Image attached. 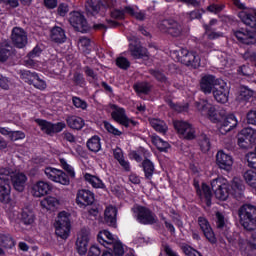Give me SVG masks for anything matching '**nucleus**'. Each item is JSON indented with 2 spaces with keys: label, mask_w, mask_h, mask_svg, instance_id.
<instances>
[{
  "label": "nucleus",
  "mask_w": 256,
  "mask_h": 256,
  "mask_svg": "<svg viewBox=\"0 0 256 256\" xmlns=\"http://www.w3.org/2000/svg\"><path fill=\"white\" fill-rule=\"evenodd\" d=\"M159 29L162 33H168L171 37H181L184 31L183 24L173 19L163 20L162 23L159 24Z\"/></svg>",
  "instance_id": "obj_7"
},
{
  "label": "nucleus",
  "mask_w": 256,
  "mask_h": 256,
  "mask_svg": "<svg viewBox=\"0 0 256 256\" xmlns=\"http://www.w3.org/2000/svg\"><path fill=\"white\" fill-rule=\"evenodd\" d=\"M180 60L184 65L193 67L194 69L201 67V57H199L196 52H189L187 49H181Z\"/></svg>",
  "instance_id": "obj_12"
},
{
  "label": "nucleus",
  "mask_w": 256,
  "mask_h": 256,
  "mask_svg": "<svg viewBox=\"0 0 256 256\" xmlns=\"http://www.w3.org/2000/svg\"><path fill=\"white\" fill-rule=\"evenodd\" d=\"M41 55V48L35 47L29 54H28V61H30V65H34L33 59L39 57Z\"/></svg>",
  "instance_id": "obj_59"
},
{
  "label": "nucleus",
  "mask_w": 256,
  "mask_h": 256,
  "mask_svg": "<svg viewBox=\"0 0 256 256\" xmlns=\"http://www.w3.org/2000/svg\"><path fill=\"white\" fill-rule=\"evenodd\" d=\"M248 167L256 169V152H250L246 155Z\"/></svg>",
  "instance_id": "obj_57"
},
{
  "label": "nucleus",
  "mask_w": 256,
  "mask_h": 256,
  "mask_svg": "<svg viewBox=\"0 0 256 256\" xmlns=\"http://www.w3.org/2000/svg\"><path fill=\"white\" fill-rule=\"evenodd\" d=\"M113 155L114 158L117 159L119 165H121L125 171H129L131 169L129 161L125 160V156H123V150H121V148L114 149Z\"/></svg>",
  "instance_id": "obj_36"
},
{
  "label": "nucleus",
  "mask_w": 256,
  "mask_h": 256,
  "mask_svg": "<svg viewBox=\"0 0 256 256\" xmlns=\"http://www.w3.org/2000/svg\"><path fill=\"white\" fill-rule=\"evenodd\" d=\"M104 219L110 227H115L117 223V208L114 206H108L104 212Z\"/></svg>",
  "instance_id": "obj_30"
},
{
  "label": "nucleus",
  "mask_w": 256,
  "mask_h": 256,
  "mask_svg": "<svg viewBox=\"0 0 256 256\" xmlns=\"http://www.w3.org/2000/svg\"><path fill=\"white\" fill-rule=\"evenodd\" d=\"M152 143L159 151H167L171 147L167 141L161 139L159 136H152Z\"/></svg>",
  "instance_id": "obj_44"
},
{
  "label": "nucleus",
  "mask_w": 256,
  "mask_h": 256,
  "mask_svg": "<svg viewBox=\"0 0 256 256\" xmlns=\"http://www.w3.org/2000/svg\"><path fill=\"white\" fill-rule=\"evenodd\" d=\"M35 122L39 125L41 131L46 133V135H55V133H61L67 124L65 122H57L55 124L48 122L46 120L36 119Z\"/></svg>",
  "instance_id": "obj_10"
},
{
  "label": "nucleus",
  "mask_w": 256,
  "mask_h": 256,
  "mask_svg": "<svg viewBox=\"0 0 256 256\" xmlns=\"http://www.w3.org/2000/svg\"><path fill=\"white\" fill-rule=\"evenodd\" d=\"M130 52L132 57L135 59H143V57H149L147 48H143V46H130Z\"/></svg>",
  "instance_id": "obj_41"
},
{
  "label": "nucleus",
  "mask_w": 256,
  "mask_h": 256,
  "mask_svg": "<svg viewBox=\"0 0 256 256\" xmlns=\"http://www.w3.org/2000/svg\"><path fill=\"white\" fill-rule=\"evenodd\" d=\"M183 253L187 256H202L197 250L193 249L189 245L182 246Z\"/></svg>",
  "instance_id": "obj_58"
},
{
  "label": "nucleus",
  "mask_w": 256,
  "mask_h": 256,
  "mask_svg": "<svg viewBox=\"0 0 256 256\" xmlns=\"http://www.w3.org/2000/svg\"><path fill=\"white\" fill-rule=\"evenodd\" d=\"M60 164L61 167L65 169V171L68 173L69 177L75 179V169H73V166L67 163V160H65V158H60Z\"/></svg>",
  "instance_id": "obj_49"
},
{
  "label": "nucleus",
  "mask_w": 256,
  "mask_h": 256,
  "mask_svg": "<svg viewBox=\"0 0 256 256\" xmlns=\"http://www.w3.org/2000/svg\"><path fill=\"white\" fill-rule=\"evenodd\" d=\"M198 225L201 231L203 232L204 236L210 243H217V238H215V233L213 232V229L211 228L209 221H207L204 217H199Z\"/></svg>",
  "instance_id": "obj_22"
},
{
  "label": "nucleus",
  "mask_w": 256,
  "mask_h": 256,
  "mask_svg": "<svg viewBox=\"0 0 256 256\" xmlns=\"http://www.w3.org/2000/svg\"><path fill=\"white\" fill-rule=\"evenodd\" d=\"M72 102L74 107H76V109H82V111H85L88 107L86 101L77 96H74L72 98Z\"/></svg>",
  "instance_id": "obj_50"
},
{
  "label": "nucleus",
  "mask_w": 256,
  "mask_h": 256,
  "mask_svg": "<svg viewBox=\"0 0 256 256\" xmlns=\"http://www.w3.org/2000/svg\"><path fill=\"white\" fill-rule=\"evenodd\" d=\"M230 187V195H233L234 197H241V195H243V191H245L243 180L237 177L233 178Z\"/></svg>",
  "instance_id": "obj_28"
},
{
  "label": "nucleus",
  "mask_w": 256,
  "mask_h": 256,
  "mask_svg": "<svg viewBox=\"0 0 256 256\" xmlns=\"http://www.w3.org/2000/svg\"><path fill=\"white\" fill-rule=\"evenodd\" d=\"M212 191H214L216 199L219 201H227L231 195L229 181L223 177L215 178L211 181Z\"/></svg>",
  "instance_id": "obj_3"
},
{
  "label": "nucleus",
  "mask_w": 256,
  "mask_h": 256,
  "mask_svg": "<svg viewBox=\"0 0 256 256\" xmlns=\"http://www.w3.org/2000/svg\"><path fill=\"white\" fill-rule=\"evenodd\" d=\"M216 165H218L219 169L231 171L233 169V157L220 150L216 154Z\"/></svg>",
  "instance_id": "obj_18"
},
{
  "label": "nucleus",
  "mask_w": 256,
  "mask_h": 256,
  "mask_svg": "<svg viewBox=\"0 0 256 256\" xmlns=\"http://www.w3.org/2000/svg\"><path fill=\"white\" fill-rule=\"evenodd\" d=\"M240 223L246 231L256 229V207L251 204H245L239 209Z\"/></svg>",
  "instance_id": "obj_1"
},
{
  "label": "nucleus",
  "mask_w": 256,
  "mask_h": 256,
  "mask_svg": "<svg viewBox=\"0 0 256 256\" xmlns=\"http://www.w3.org/2000/svg\"><path fill=\"white\" fill-rule=\"evenodd\" d=\"M196 108L198 109L199 113H201V115H208L212 123H221V120L223 119V114L217 111V109H215V106L209 103V101L200 100L196 102Z\"/></svg>",
  "instance_id": "obj_4"
},
{
  "label": "nucleus",
  "mask_w": 256,
  "mask_h": 256,
  "mask_svg": "<svg viewBox=\"0 0 256 256\" xmlns=\"http://www.w3.org/2000/svg\"><path fill=\"white\" fill-rule=\"evenodd\" d=\"M213 97L217 103H227L229 101V86L224 80L218 81V85L213 90Z\"/></svg>",
  "instance_id": "obj_15"
},
{
  "label": "nucleus",
  "mask_w": 256,
  "mask_h": 256,
  "mask_svg": "<svg viewBox=\"0 0 256 256\" xmlns=\"http://www.w3.org/2000/svg\"><path fill=\"white\" fill-rule=\"evenodd\" d=\"M59 199L48 196L41 200L40 205L43 209H46L47 211H55L57 207H59Z\"/></svg>",
  "instance_id": "obj_32"
},
{
  "label": "nucleus",
  "mask_w": 256,
  "mask_h": 256,
  "mask_svg": "<svg viewBox=\"0 0 256 256\" xmlns=\"http://www.w3.org/2000/svg\"><path fill=\"white\" fill-rule=\"evenodd\" d=\"M150 125L151 127H153V129H155V131H157L158 133H162L163 135H165V133H167L169 129L165 121L157 118L150 119Z\"/></svg>",
  "instance_id": "obj_37"
},
{
  "label": "nucleus",
  "mask_w": 256,
  "mask_h": 256,
  "mask_svg": "<svg viewBox=\"0 0 256 256\" xmlns=\"http://www.w3.org/2000/svg\"><path fill=\"white\" fill-rule=\"evenodd\" d=\"M11 57V46H0V61H7Z\"/></svg>",
  "instance_id": "obj_47"
},
{
  "label": "nucleus",
  "mask_w": 256,
  "mask_h": 256,
  "mask_svg": "<svg viewBox=\"0 0 256 256\" xmlns=\"http://www.w3.org/2000/svg\"><path fill=\"white\" fill-rule=\"evenodd\" d=\"M51 189H53V187L49 182L40 180L32 185L31 194L33 197H45V195H49V193H51Z\"/></svg>",
  "instance_id": "obj_17"
},
{
  "label": "nucleus",
  "mask_w": 256,
  "mask_h": 256,
  "mask_svg": "<svg viewBox=\"0 0 256 256\" xmlns=\"http://www.w3.org/2000/svg\"><path fill=\"white\" fill-rule=\"evenodd\" d=\"M44 173L47 179L53 181L54 183H60V185H69L70 183L69 176H67V174L60 169L46 167L44 169Z\"/></svg>",
  "instance_id": "obj_9"
},
{
  "label": "nucleus",
  "mask_w": 256,
  "mask_h": 256,
  "mask_svg": "<svg viewBox=\"0 0 256 256\" xmlns=\"http://www.w3.org/2000/svg\"><path fill=\"white\" fill-rule=\"evenodd\" d=\"M256 143V129L247 127L238 134V145L241 149H249Z\"/></svg>",
  "instance_id": "obj_6"
},
{
  "label": "nucleus",
  "mask_w": 256,
  "mask_h": 256,
  "mask_svg": "<svg viewBox=\"0 0 256 256\" xmlns=\"http://www.w3.org/2000/svg\"><path fill=\"white\" fill-rule=\"evenodd\" d=\"M91 239V232L89 229L84 228L81 229L78 233L77 240H76V249L79 255H86L88 247H89V240Z\"/></svg>",
  "instance_id": "obj_11"
},
{
  "label": "nucleus",
  "mask_w": 256,
  "mask_h": 256,
  "mask_svg": "<svg viewBox=\"0 0 256 256\" xmlns=\"http://www.w3.org/2000/svg\"><path fill=\"white\" fill-rule=\"evenodd\" d=\"M237 118L235 115L230 114L226 116L223 121L218 126V131L221 135H227L229 131H232V129H235L237 127Z\"/></svg>",
  "instance_id": "obj_20"
},
{
  "label": "nucleus",
  "mask_w": 256,
  "mask_h": 256,
  "mask_svg": "<svg viewBox=\"0 0 256 256\" xmlns=\"http://www.w3.org/2000/svg\"><path fill=\"white\" fill-rule=\"evenodd\" d=\"M125 12L128 15H131V17H135V19H138V21H143V19H145V13L136 10L135 8L131 7V6H127L125 7Z\"/></svg>",
  "instance_id": "obj_46"
},
{
  "label": "nucleus",
  "mask_w": 256,
  "mask_h": 256,
  "mask_svg": "<svg viewBox=\"0 0 256 256\" xmlns=\"http://www.w3.org/2000/svg\"><path fill=\"white\" fill-rule=\"evenodd\" d=\"M116 242H117V240L115 239V236H113V234H111V232H109L107 230H102L99 232L98 243H100V245H103L104 247H106V249H109V245H113Z\"/></svg>",
  "instance_id": "obj_27"
},
{
  "label": "nucleus",
  "mask_w": 256,
  "mask_h": 256,
  "mask_svg": "<svg viewBox=\"0 0 256 256\" xmlns=\"http://www.w3.org/2000/svg\"><path fill=\"white\" fill-rule=\"evenodd\" d=\"M54 229L57 237L68 239L71 233V221L67 212H60L54 223Z\"/></svg>",
  "instance_id": "obj_2"
},
{
  "label": "nucleus",
  "mask_w": 256,
  "mask_h": 256,
  "mask_svg": "<svg viewBox=\"0 0 256 256\" xmlns=\"http://www.w3.org/2000/svg\"><path fill=\"white\" fill-rule=\"evenodd\" d=\"M216 225L218 229H223L225 227V216L221 214V212L216 213Z\"/></svg>",
  "instance_id": "obj_62"
},
{
  "label": "nucleus",
  "mask_w": 256,
  "mask_h": 256,
  "mask_svg": "<svg viewBox=\"0 0 256 256\" xmlns=\"http://www.w3.org/2000/svg\"><path fill=\"white\" fill-rule=\"evenodd\" d=\"M219 81H223V79H217L213 75H206L200 81V89L205 95H211L219 85Z\"/></svg>",
  "instance_id": "obj_14"
},
{
  "label": "nucleus",
  "mask_w": 256,
  "mask_h": 256,
  "mask_svg": "<svg viewBox=\"0 0 256 256\" xmlns=\"http://www.w3.org/2000/svg\"><path fill=\"white\" fill-rule=\"evenodd\" d=\"M134 89L136 93H149L151 91V86L149 83L146 82H140L134 85Z\"/></svg>",
  "instance_id": "obj_48"
},
{
  "label": "nucleus",
  "mask_w": 256,
  "mask_h": 256,
  "mask_svg": "<svg viewBox=\"0 0 256 256\" xmlns=\"http://www.w3.org/2000/svg\"><path fill=\"white\" fill-rule=\"evenodd\" d=\"M24 75L26 76V83L33 85L35 89H39L40 91H45L47 89V83L45 80L41 79L37 73L28 71Z\"/></svg>",
  "instance_id": "obj_23"
},
{
  "label": "nucleus",
  "mask_w": 256,
  "mask_h": 256,
  "mask_svg": "<svg viewBox=\"0 0 256 256\" xmlns=\"http://www.w3.org/2000/svg\"><path fill=\"white\" fill-rule=\"evenodd\" d=\"M69 22L72 27H74L76 31H80V33H87V31H89V24H87V20L79 12H72L70 14Z\"/></svg>",
  "instance_id": "obj_13"
},
{
  "label": "nucleus",
  "mask_w": 256,
  "mask_h": 256,
  "mask_svg": "<svg viewBox=\"0 0 256 256\" xmlns=\"http://www.w3.org/2000/svg\"><path fill=\"white\" fill-rule=\"evenodd\" d=\"M87 148L92 153H99V151H101V138H99V136H92L87 141Z\"/></svg>",
  "instance_id": "obj_39"
},
{
  "label": "nucleus",
  "mask_w": 256,
  "mask_h": 256,
  "mask_svg": "<svg viewBox=\"0 0 256 256\" xmlns=\"http://www.w3.org/2000/svg\"><path fill=\"white\" fill-rule=\"evenodd\" d=\"M174 128L182 139L191 141L197 137L195 134V128L189 122L182 120L174 121Z\"/></svg>",
  "instance_id": "obj_8"
},
{
  "label": "nucleus",
  "mask_w": 256,
  "mask_h": 256,
  "mask_svg": "<svg viewBox=\"0 0 256 256\" xmlns=\"http://www.w3.org/2000/svg\"><path fill=\"white\" fill-rule=\"evenodd\" d=\"M112 119L116 121V123H119L120 125H123L124 127H135L137 125V122L133 119H129L127 115L125 114V109L118 108L115 106V110L112 112Z\"/></svg>",
  "instance_id": "obj_16"
},
{
  "label": "nucleus",
  "mask_w": 256,
  "mask_h": 256,
  "mask_svg": "<svg viewBox=\"0 0 256 256\" xmlns=\"http://www.w3.org/2000/svg\"><path fill=\"white\" fill-rule=\"evenodd\" d=\"M0 245L5 249H13L15 247V241L9 234H0Z\"/></svg>",
  "instance_id": "obj_43"
},
{
  "label": "nucleus",
  "mask_w": 256,
  "mask_h": 256,
  "mask_svg": "<svg viewBox=\"0 0 256 256\" xmlns=\"http://www.w3.org/2000/svg\"><path fill=\"white\" fill-rule=\"evenodd\" d=\"M125 13L127 12L125 11V8H124V10L112 11L111 15L114 19H125Z\"/></svg>",
  "instance_id": "obj_63"
},
{
  "label": "nucleus",
  "mask_w": 256,
  "mask_h": 256,
  "mask_svg": "<svg viewBox=\"0 0 256 256\" xmlns=\"http://www.w3.org/2000/svg\"><path fill=\"white\" fill-rule=\"evenodd\" d=\"M21 221L24 225H33L35 223V213L29 208H24L21 213Z\"/></svg>",
  "instance_id": "obj_40"
},
{
  "label": "nucleus",
  "mask_w": 256,
  "mask_h": 256,
  "mask_svg": "<svg viewBox=\"0 0 256 256\" xmlns=\"http://www.w3.org/2000/svg\"><path fill=\"white\" fill-rule=\"evenodd\" d=\"M104 128L112 135H116L118 137L122 135V132L119 129L115 128V126H112L111 123L107 121L104 122Z\"/></svg>",
  "instance_id": "obj_55"
},
{
  "label": "nucleus",
  "mask_w": 256,
  "mask_h": 256,
  "mask_svg": "<svg viewBox=\"0 0 256 256\" xmlns=\"http://www.w3.org/2000/svg\"><path fill=\"white\" fill-rule=\"evenodd\" d=\"M235 36L238 41L244 45H255L256 43V31L249 32L239 30L235 33Z\"/></svg>",
  "instance_id": "obj_26"
},
{
  "label": "nucleus",
  "mask_w": 256,
  "mask_h": 256,
  "mask_svg": "<svg viewBox=\"0 0 256 256\" xmlns=\"http://www.w3.org/2000/svg\"><path fill=\"white\" fill-rule=\"evenodd\" d=\"M116 65L120 67V69H127L130 65L129 60L125 57H119L116 60Z\"/></svg>",
  "instance_id": "obj_60"
},
{
  "label": "nucleus",
  "mask_w": 256,
  "mask_h": 256,
  "mask_svg": "<svg viewBox=\"0 0 256 256\" xmlns=\"http://www.w3.org/2000/svg\"><path fill=\"white\" fill-rule=\"evenodd\" d=\"M246 119H247V123H249V125L256 126V107L247 112Z\"/></svg>",
  "instance_id": "obj_56"
},
{
  "label": "nucleus",
  "mask_w": 256,
  "mask_h": 256,
  "mask_svg": "<svg viewBox=\"0 0 256 256\" xmlns=\"http://www.w3.org/2000/svg\"><path fill=\"white\" fill-rule=\"evenodd\" d=\"M204 29L208 39L210 40L219 39L220 37H223V33L211 31V29H209V26L207 25H204Z\"/></svg>",
  "instance_id": "obj_53"
},
{
  "label": "nucleus",
  "mask_w": 256,
  "mask_h": 256,
  "mask_svg": "<svg viewBox=\"0 0 256 256\" xmlns=\"http://www.w3.org/2000/svg\"><path fill=\"white\" fill-rule=\"evenodd\" d=\"M13 170L10 168H0V183H10Z\"/></svg>",
  "instance_id": "obj_45"
},
{
  "label": "nucleus",
  "mask_w": 256,
  "mask_h": 256,
  "mask_svg": "<svg viewBox=\"0 0 256 256\" xmlns=\"http://www.w3.org/2000/svg\"><path fill=\"white\" fill-rule=\"evenodd\" d=\"M101 255V249L97 246H91L88 252V256H100Z\"/></svg>",
  "instance_id": "obj_64"
},
{
  "label": "nucleus",
  "mask_w": 256,
  "mask_h": 256,
  "mask_svg": "<svg viewBox=\"0 0 256 256\" xmlns=\"http://www.w3.org/2000/svg\"><path fill=\"white\" fill-rule=\"evenodd\" d=\"M51 39L54 43H65L67 41V35H65V30L63 28L56 26L51 30Z\"/></svg>",
  "instance_id": "obj_34"
},
{
  "label": "nucleus",
  "mask_w": 256,
  "mask_h": 256,
  "mask_svg": "<svg viewBox=\"0 0 256 256\" xmlns=\"http://www.w3.org/2000/svg\"><path fill=\"white\" fill-rule=\"evenodd\" d=\"M10 139L12 141H19L21 139H25V133L22 131H12L10 134Z\"/></svg>",
  "instance_id": "obj_61"
},
{
  "label": "nucleus",
  "mask_w": 256,
  "mask_h": 256,
  "mask_svg": "<svg viewBox=\"0 0 256 256\" xmlns=\"http://www.w3.org/2000/svg\"><path fill=\"white\" fill-rule=\"evenodd\" d=\"M204 196V198L206 199V203L207 205H211V188H209V185L203 183L202 184V194Z\"/></svg>",
  "instance_id": "obj_52"
},
{
  "label": "nucleus",
  "mask_w": 256,
  "mask_h": 256,
  "mask_svg": "<svg viewBox=\"0 0 256 256\" xmlns=\"http://www.w3.org/2000/svg\"><path fill=\"white\" fill-rule=\"evenodd\" d=\"M132 213L138 223H141L142 225H153V223L157 222L155 214L146 207L135 205L132 208Z\"/></svg>",
  "instance_id": "obj_5"
},
{
  "label": "nucleus",
  "mask_w": 256,
  "mask_h": 256,
  "mask_svg": "<svg viewBox=\"0 0 256 256\" xmlns=\"http://www.w3.org/2000/svg\"><path fill=\"white\" fill-rule=\"evenodd\" d=\"M0 203H11V184L0 182Z\"/></svg>",
  "instance_id": "obj_29"
},
{
  "label": "nucleus",
  "mask_w": 256,
  "mask_h": 256,
  "mask_svg": "<svg viewBox=\"0 0 256 256\" xmlns=\"http://www.w3.org/2000/svg\"><path fill=\"white\" fill-rule=\"evenodd\" d=\"M142 167H143V171L145 173L146 179H152L153 174L155 173V165L153 164V162H151V160L149 159H145L142 162Z\"/></svg>",
  "instance_id": "obj_42"
},
{
  "label": "nucleus",
  "mask_w": 256,
  "mask_h": 256,
  "mask_svg": "<svg viewBox=\"0 0 256 256\" xmlns=\"http://www.w3.org/2000/svg\"><path fill=\"white\" fill-rule=\"evenodd\" d=\"M12 42L18 49H23L27 45V33H25V30L15 27L12 30Z\"/></svg>",
  "instance_id": "obj_21"
},
{
  "label": "nucleus",
  "mask_w": 256,
  "mask_h": 256,
  "mask_svg": "<svg viewBox=\"0 0 256 256\" xmlns=\"http://www.w3.org/2000/svg\"><path fill=\"white\" fill-rule=\"evenodd\" d=\"M112 246H113L114 256L125 255V248L123 247V244L121 242L116 241L112 244Z\"/></svg>",
  "instance_id": "obj_51"
},
{
  "label": "nucleus",
  "mask_w": 256,
  "mask_h": 256,
  "mask_svg": "<svg viewBox=\"0 0 256 256\" xmlns=\"http://www.w3.org/2000/svg\"><path fill=\"white\" fill-rule=\"evenodd\" d=\"M218 58L220 60L221 69H225L227 67H233V65H235V58H233V56L225 52H221L218 55Z\"/></svg>",
  "instance_id": "obj_38"
},
{
  "label": "nucleus",
  "mask_w": 256,
  "mask_h": 256,
  "mask_svg": "<svg viewBox=\"0 0 256 256\" xmlns=\"http://www.w3.org/2000/svg\"><path fill=\"white\" fill-rule=\"evenodd\" d=\"M84 179L86 183H89V185H91L94 189H105V183H103V180L95 175L85 173Z\"/></svg>",
  "instance_id": "obj_33"
},
{
  "label": "nucleus",
  "mask_w": 256,
  "mask_h": 256,
  "mask_svg": "<svg viewBox=\"0 0 256 256\" xmlns=\"http://www.w3.org/2000/svg\"><path fill=\"white\" fill-rule=\"evenodd\" d=\"M12 185L15 191L23 193L25 191V185H27V175L23 172H16L11 176Z\"/></svg>",
  "instance_id": "obj_24"
},
{
  "label": "nucleus",
  "mask_w": 256,
  "mask_h": 256,
  "mask_svg": "<svg viewBox=\"0 0 256 256\" xmlns=\"http://www.w3.org/2000/svg\"><path fill=\"white\" fill-rule=\"evenodd\" d=\"M11 80L3 75L0 74V88L4 91H9L11 88Z\"/></svg>",
  "instance_id": "obj_54"
},
{
  "label": "nucleus",
  "mask_w": 256,
  "mask_h": 256,
  "mask_svg": "<svg viewBox=\"0 0 256 256\" xmlns=\"http://www.w3.org/2000/svg\"><path fill=\"white\" fill-rule=\"evenodd\" d=\"M93 201H95V195L93 192L89 190H79L77 193L76 203L78 205H93Z\"/></svg>",
  "instance_id": "obj_25"
},
{
  "label": "nucleus",
  "mask_w": 256,
  "mask_h": 256,
  "mask_svg": "<svg viewBox=\"0 0 256 256\" xmlns=\"http://www.w3.org/2000/svg\"><path fill=\"white\" fill-rule=\"evenodd\" d=\"M253 95H255V92L253 90L249 89V87L242 86L239 89L236 100H238L239 103H243L244 101H249V99H251Z\"/></svg>",
  "instance_id": "obj_35"
},
{
  "label": "nucleus",
  "mask_w": 256,
  "mask_h": 256,
  "mask_svg": "<svg viewBox=\"0 0 256 256\" xmlns=\"http://www.w3.org/2000/svg\"><path fill=\"white\" fill-rule=\"evenodd\" d=\"M238 17L244 25L251 27V29H256V9L252 8L240 11Z\"/></svg>",
  "instance_id": "obj_19"
},
{
  "label": "nucleus",
  "mask_w": 256,
  "mask_h": 256,
  "mask_svg": "<svg viewBox=\"0 0 256 256\" xmlns=\"http://www.w3.org/2000/svg\"><path fill=\"white\" fill-rule=\"evenodd\" d=\"M66 123L70 129H75L76 131H81L83 127H85V120L79 116H68L66 118Z\"/></svg>",
  "instance_id": "obj_31"
}]
</instances>
